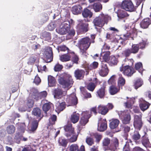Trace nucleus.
Here are the masks:
<instances>
[{
	"label": "nucleus",
	"mask_w": 151,
	"mask_h": 151,
	"mask_svg": "<svg viewBox=\"0 0 151 151\" xmlns=\"http://www.w3.org/2000/svg\"><path fill=\"white\" fill-rule=\"evenodd\" d=\"M110 19L111 17L108 15H104L102 13H101L93 20V23L95 28L97 29L96 26L102 27L105 23L107 24V21Z\"/></svg>",
	"instance_id": "nucleus-1"
},
{
	"label": "nucleus",
	"mask_w": 151,
	"mask_h": 151,
	"mask_svg": "<svg viewBox=\"0 0 151 151\" xmlns=\"http://www.w3.org/2000/svg\"><path fill=\"white\" fill-rule=\"evenodd\" d=\"M78 135L74 131L71 124L67 125V137L70 142H75L77 138Z\"/></svg>",
	"instance_id": "nucleus-2"
},
{
	"label": "nucleus",
	"mask_w": 151,
	"mask_h": 151,
	"mask_svg": "<svg viewBox=\"0 0 151 151\" xmlns=\"http://www.w3.org/2000/svg\"><path fill=\"white\" fill-rule=\"evenodd\" d=\"M79 48L81 52L83 53L89 47L91 43L89 42V39L86 37L82 39L79 41Z\"/></svg>",
	"instance_id": "nucleus-3"
},
{
	"label": "nucleus",
	"mask_w": 151,
	"mask_h": 151,
	"mask_svg": "<svg viewBox=\"0 0 151 151\" xmlns=\"http://www.w3.org/2000/svg\"><path fill=\"white\" fill-rule=\"evenodd\" d=\"M118 114L123 123L127 124L129 123L131 120V116L129 111H119Z\"/></svg>",
	"instance_id": "nucleus-4"
},
{
	"label": "nucleus",
	"mask_w": 151,
	"mask_h": 151,
	"mask_svg": "<svg viewBox=\"0 0 151 151\" xmlns=\"http://www.w3.org/2000/svg\"><path fill=\"white\" fill-rule=\"evenodd\" d=\"M73 22L71 19L67 21V40L71 39L75 35V31L71 27Z\"/></svg>",
	"instance_id": "nucleus-5"
},
{
	"label": "nucleus",
	"mask_w": 151,
	"mask_h": 151,
	"mask_svg": "<svg viewBox=\"0 0 151 151\" xmlns=\"http://www.w3.org/2000/svg\"><path fill=\"white\" fill-rule=\"evenodd\" d=\"M121 7L126 11L133 12L135 10V8L132 1L130 0H124L122 2Z\"/></svg>",
	"instance_id": "nucleus-6"
},
{
	"label": "nucleus",
	"mask_w": 151,
	"mask_h": 151,
	"mask_svg": "<svg viewBox=\"0 0 151 151\" xmlns=\"http://www.w3.org/2000/svg\"><path fill=\"white\" fill-rule=\"evenodd\" d=\"M120 70L124 75L128 76H131L135 72L134 69L129 65L123 66L122 65L120 68Z\"/></svg>",
	"instance_id": "nucleus-7"
},
{
	"label": "nucleus",
	"mask_w": 151,
	"mask_h": 151,
	"mask_svg": "<svg viewBox=\"0 0 151 151\" xmlns=\"http://www.w3.org/2000/svg\"><path fill=\"white\" fill-rule=\"evenodd\" d=\"M45 57L47 62L49 63L53 60V53L52 48L50 47H47L45 49L44 51Z\"/></svg>",
	"instance_id": "nucleus-8"
},
{
	"label": "nucleus",
	"mask_w": 151,
	"mask_h": 151,
	"mask_svg": "<svg viewBox=\"0 0 151 151\" xmlns=\"http://www.w3.org/2000/svg\"><path fill=\"white\" fill-rule=\"evenodd\" d=\"M91 112L86 111L82 113V116L79 121L81 125L84 126L87 123L88 119L91 117Z\"/></svg>",
	"instance_id": "nucleus-9"
},
{
	"label": "nucleus",
	"mask_w": 151,
	"mask_h": 151,
	"mask_svg": "<svg viewBox=\"0 0 151 151\" xmlns=\"http://www.w3.org/2000/svg\"><path fill=\"white\" fill-rule=\"evenodd\" d=\"M58 81L59 84L64 88H66V73L64 72L62 73H58Z\"/></svg>",
	"instance_id": "nucleus-10"
},
{
	"label": "nucleus",
	"mask_w": 151,
	"mask_h": 151,
	"mask_svg": "<svg viewBox=\"0 0 151 151\" xmlns=\"http://www.w3.org/2000/svg\"><path fill=\"white\" fill-rule=\"evenodd\" d=\"M142 125V123L141 120V116L135 115L134 122V126L135 128L139 130Z\"/></svg>",
	"instance_id": "nucleus-11"
},
{
	"label": "nucleus",
	"mask_w": 151,
	"mask_h": 151,
	"mask_svg": "<svg viewBox=\"0 0 151 151\" xmlns=\"http://www.w3.org/2000/svg\"><path fill=\"white\" fill-rule=\"evenodd\" d=\"M79 23L78 24L77 29L78 32H85L88 30V24L87 23H84L82 21H80Z\"/></svg>",
	"instance_id": "nucleus-12"
},
{
	"label": "nucleus",
	"mask_w": 151,
	"mask_h": 151,
	"mask_svg": "<svg viewBox=\"0 0 151 151\" xmlns=\"http://www.w3.org/2000/svg\"><path fill=\"white\" fill-rule=\"evenodd\" d=\"M68 106H73L76 105L78 103V100L74 93L68 95L67 96Z\"/></svg>",
	"instance_id": "nucleus-13"
},
{
	"label": "nucleus",
	"mask_w": 151,
	"mask_h": 151,
	"mask_svg": "<svg viewBox=\"0 0 151 151\" xmlns=\"http://www.w3.org/2000/svg\"><path fill=\"white\" fill-rule=\"evenodd\" d=\"M67 51L68 52L67 54V61L69 60L71 56H72L73 62L74 63L77 64L79 60L78 56L75 55L74 52L70 50L67 47Z\"/></svg>",
	"instance_id": "nucleus-14"
},
{
	"label": "nucleus",
	"mask_w": 151,
	"mask_h": 151,
	"mask_svg": "<svg viewBox=\"0 0 151 151\" xmlns=\"http://www.w3.org/2000/svg\"><path fill=\"white\" fill-rule=\"evenodd\" d=\"M107 128L106 122L105 119H101L99 121L98 130L100 132L106 130Z\"/></svg>",
	"instance_id": "nucleus-15"
},
{
	"label": "nucleus",
	"mask_w": 151,
	"mask_h": 151,
	"mask_svg": "<svg viewBox=\"0 0 151 151\" xmlns=\"http://www.w3.org/2000/svg\"><path fill=\"white\" fill-rule=\"evenodd\" d=\"M139 101L140 108L143 111L147 109L150 106V104L149 103L144 100L142 98L139 99Z\"/></svg>",
	"instance_id": "nucleus-16"
},
{
	"label": "nucleus",
	"mask_w": 151,
	"mask_h": 151,
	"mask_svg": "<svg viewBox=\"0 0 151 151\" xmlns=\"http://www.w3.org/2000/svg\"><path fill=\"white\" fill-rule=\"evenodd\" d=\"M100 75L102 76H104L107 75L108 73V70L106 64H102L101 67L99 71Z\"/></svg>",
	"instance_id": "nucleus-17"
},
{
	"label": "nucleus",
	"mask_w": 151,
	"mask_h": 151,
	"mask_svg": "<svg viewBox=\"0 0 151 151\" xmlns=\"http://www.w3.org/2000/svg\"><path fill=\"white\" fill-rule=\"evenodd\" d=\"M41 118H40L38 120H37L35 119H33L31 122V126L30 127V131L32 132H34L37 129L39 121L41 119Z\"/></svg>",
	"instance_id": "nucleus-18"
},
{
	"label": "nucleus",
	"mask_w": 151,
	"mask_h": 151,
	"mask_svg": "<svg viewBox=\"0 0 151 151\" xmlns=\"http://www.w3.org/2000/svg\"><path fill=\"white\" fill-rule=\"evenodd\" d=\"M63 92V91L60 89L57 88L54 89L53 93L54 98L58 99L60 98L62 96Z\"/></svg>",
	"instance_id": "nucleus-19"
},
{
	"label": "nucleus",
	"mask_w": 151,
	"mask_h": 151,
	"mask_svg": "<svg viewBox=\"0 0 151 151\" xmlns=\"http://www.w3.org/2000/svg\"><path fill=\"white\" fill-rule=\"evenodd\" d=\"M106 45H104L103 47V49H102L101 53H104V55L103 56V60L106 62H108L110 61V57H109L110 55V52L109 51H106L104 52L103 51L104 49L106 47Z\"/></svg>",
	"instance_id": "nucleus-20"
},
{
	"label": "nucleus",
	"mask_w": 151,
	"mask_h": 151,
	"mask_svg": "<svg viewBox=\"0 0 151 151\" xmlns=\"http://www.w3.org/2000/svg\"><path fill=\"white\" fill-rule=\"evenodd\" d=\"M109 127L111 129L116 128L118 126L119 121L117 119H112L109 120Z\"/></svg>",
	"instance_id": "nucleus-21"
},
{
	"label": "nucleus",
	"mask_w": 151,
	"mask_h": 151,
	"mask_svg": "<svg viewBox=\"0 0 151 151\" xmlns=\"http://www.w3.org/2000/svg\"><path fill=\"white\" fill-rule=\"evenodd\" d=\"M98 109L99 112L102 115H105L108 111L107 108L103 105H99Z\"/></svg>",
	"instance_id": "nucleus-22"
},
{
	"label": "nucleus",
	"mask_w": 151,
	"mask_h": 151,
	"mask_svg": "<svg viewBox=\"0 0 151 151\" xmlns=\"http://www.w3.org/2000/svg\"><path fill=\"white\" fill-rule=\"evenodd\" d=\"M80 115L78 113H73L70 116V120L73 124L77 123L79 119Z\"/></svg>",
	"instance_id": "nucleus-23"
},
{
	"label": "nucleus",
	"mask_w": 151,
	"mask_h": 151,
	"mask_svg": "<svg viewBox=\"0 0 151 151\" xmlns=\"http://www.w3.org/2000/svg\"><path fill=\"white\" fill-rule=\"evenodd\" d=\"M150 24V20L147 18L143 19L141 22L140 25L141 27L143 29H145L148 27Z\"/></svg>",
	"instance_id": "nucleus-24"
},
{
	"label": "nucleus",
	"mask_w": 151,
	"mask_h": 151,
	"mask_svg": "<svg viewBox=\"0 0 151 151\" xmlns=\"http://www.w3.org/2000/svg\"><path fill=\"white\" fill-rule=\"evenodd\" d=\"M41 37L45 40L49 41L51 40V35L50 33L46 31H44L41 33Z\"/></svg>",
	"instance_id": "nucleus-25"
},
{
	"label": "nucleus",
	"mask_w": 151,
	"mask_h": 151,
	"mask_svg": "<svg viewBox=\"0 0 151 151\" xmlns=\"http://www.w3.org/2000/svg\"><path fill=\"white\" fill-rule=\"evenodd\" d=\"M41 110L38 107L34 108L32 112V114L37 118L41 117Z\"/></svg>",
	"instance_id": "nucleus-26"
},
{
	"label": "nucleus",
	"mask_w": 151,
	"mask_h": 151,
	"mask_svg": "<svg viewBox=\"0 0 151 151\" xmlns=\"http://www.w3.org/2000/svg\"><path fill=\"white\" fill-rule=\"evenodd\" d=\"M82 9V7L80 5H76L73 7L72 11L73 14H77L81 13Z\"/></svg>",
	"instance_id": "nucleus-27"
},
{
	"label": "nucleus",
	"mask_w": 151,
	"mask_h": 151,
	"mask_svg": "<svg viewBox=\"0 0 151 151\" xmlns=\"http://www.w3.org/2000/svg\"><path fill=\"white\" fill-rule=\"evenodd\" d=\"M84 73L83 70H77L75 73V76L78 79H81L83 77Z\"/></svg>",
	"instance_id": "nucleus-28"
},
{
	"label": "nucleus",
	"mask_w": 151,
	"mask_h": 151,
	"mask_svg": "<svg viewBox=\"0 0 151 151\" xmlns=\"http://www.w3.org/2000/svg\"><path fill=\"white\" fill-rule=\"evenodd\" d=\"M127 101L124 103V106L128 108H130L131 107L132 104L133 103L134 99V98L126 97Z\"/></svg>",
	"instance_id": "nucleus-29"
},
{
	"label": "nucleus",
	"mask_w": 151,
	"mask_h": 151,
	"mask_svg": "<svg viewBox=\"0 0 151 151\" xmlns=\"http://www.w3.org/2000/svg\"><path fill=\"white\" fill-rule=\"evenodd\" d=\"M140 137L141 136L138 132H135L134 134L132 136V139L136 144H138Z\"/></svg>",
	"instance_id": "nucleus-30"
},
{
	"label": "nucleus",
	"mask_w": 151,
	"mask_h": 151,
	"mask_svg": "<svg viewBox=\"0 0 151 151\" xmlns=\"http://www.w3.org/2000/svg\"><path fill=\"white\" fill-rule=\"evenodd\" d=\"M15 126L12 125H9L6 128V131L7 133L10 134H14L15 132Z\"/></svg>",
	"instance_id": "nucleus-31"
},
{
	"label": "nucleus",
	"mask_w": 151,
	"mask_h": 151,
	"mask_svg": "<svg viewBox=\"0 0 151 151\" xmlns=\"http://www.w3.org/2000/svg\"><path fill=\"white\" fill-rule=\"evenodd\" d=\"M48 84L50 87L53 86L55 85V79L51 76H49L48 77Z\"/></svg>",
	"instance_id": "nucleus-32"
},
{
	"label": "nucleus",
	"mask_w": 151,
	"mask_h": 151,
	"mask_svg": "<svg viewBox=\"0 0 151 151\" xmlns=\"http://www.w3.org/2000/svg\"><path fill=\"white\" fill-rule=\"evenodd\" d=\"M82 15L83 17L91 18L92 15V13L88 9H85L82 12Z\"/></svg>",
	"instance_id": "nucleus-33"
},
{
	"label": "nucleus",
	"mask_w": 151,
	"mask_h": 151,
	"mask_svg": "<svg viewBox=\"0 0 151 151\" xmlns=\"http://www.w3.org/2000/svg\"><path fill=\"white\" fill-rule=\"evenodd\" d=\"M73 81L71 76L67 74V88H70L72 86Z\"/></svg>",
	"instance_id": "nucleus-34"
},
{
	"label": "nucleus",
	"mask_w": 151,
	"mask_h": 151,
	"mask_svg": "<svg viewBox=\"0 0 151 151\" xmlns=\"http://www.w3.org/2000/svg\"><path fill=\"white\" fill-rule=\"evenodd\" d=\"M117 15L118 17L120 19L124 18L128 16V15L125 11L122 10L118 11Z\"/></svg>",
	"instance_id": "nucleus-35"
},
{
	"label": "nucleus",
	"mask_w": 151,
	"mask_h": 151,
	"mask_svg": "<svg viewBox=\"0 0 151 151\" xmlns=\"http://www.w3.org/2000/svg\"><path fill=\"white\" fill-rule=\"evenodd\" d=\"M52 104L50 102L47 103H45L44 104L42 107L43 111L45 113H47V112L50 109L51 105Z\"/></svg>",
	"instance_id": "nucleus-36"
},
{
	"label": "nucleus",
	"mask_w": 151,
	"mask_h": 151,
	"mask_svg": "<svg viewBox=\"0 0 151 151\" xmlns=\"http://www.w3.org/2000/svg\"><path fill=\"white\" fill-rule=\"evenodd\" d=\"M136 35V33H132V34L127 33L123 35V38L124 40H133L134 39L133 37L135 36Z\"/></svg>",
	"instance_id": "nucleus-37"
},
{
	"label": "nucleus",
	"mask_w": 151,
	"mask_h": 151,
	"mask_svg": "<svg viewBox=\"0 0 151 151\" xmlns=\"http://www.w3.org/2000/svg\"><path fill=\"white\" fill-rule=\"evenodd\" d=\"M143 82L141 79L139 78L137 79L134 83V87L137 89L139 87H141L143 84Z\"/></svg>",
	"instance_id": "nucleus-38"
},
{
	"label": "nucleus",
	"mask_w": 151,
	"mask_h": 151,
	"mask_svg": "<svg viewBox=\"0 0 151 151\" xmlns=\"http://www.w3.org/2000/svg\"><path fill=\"white\" fill-rule=\"evenodd\" d=\"M135 68L141 74L144 70V69L142 68V64L141 62H138L136 63L135 64Z\"/></svg>",
	"instance_id": "nucleus-39"
},
{
	"label": "nucleus",
	"mask_w": 151,
	"mask_h": 151,
	"mask_svg": "<svg viewBox=\"0 0 151 151\" xmlns=\"http://www.w3.org/2000/svg\"><path fill=\"white\" fill-rule=\"evenodd\" d=\"M142 143L143 145L146 147L150 146L149 139L146 135L143 136Z\"/></svg>",
	"instance_id": "nucleus-40"
},
{
	"label": "nucleus",
	"mask_w": 151,
	"mask_h": 151,
	"mask_svg": "<svg viewBox=\"0 0 151 151\" xmlns=\"http://www.w3.org/2000/svg\"><path fill=\"white\" fill-rule=\"evenodd\" d=\"M125 80L124 78L121 75H119V78L118 79V84L119 86H122L125 83Z\"/></svg>",
	"instance_id": "nucleus-41"
},
{
	"label": "nucleus",
	"mask_w": 151,
	"mask_h": 151,
	"mask_svg": "<svg viewBox=\"0 0 151 151\" xmlns=\"http://www.w3.org/2000/svg\"><path fill=\"white\" fill-rule=\"evenodd\" d=\"M93 9L96 12H98L102 9V6L100 3H95L93 5Z\"/></svg>",
	"instance_id": "nucleus-42"
},
{
	"label": "nucleus",
	"mask_w": 151,
	"mask_h": 151,
	"mask_svg": "<svg viewBox=\"0 0 151 151\" xmlns=\"http://www.w3.org/2000/svg\"><path fill=\"white\" fill-rule=\"evenodd\" d=\"M119 89L114 86H112L110 87L109 91L111 95L115 94L119 91Z\"/></svg>",
	"instance_id": "nucleus-43"
},
{
	"label": "nucleus",
	"mask_w": 151,
	"mask_h": 151,
	"mask_svg": "<svg viewBox=\"0 0 151 151\" xmlns=\"http://www.w3.org/2000/svg\"><path fill=\"white\" fill-rule=\"evenodd\" d=\"M57 116L54 114L51 115L49 119V123L51 125L54 124L57 120Z\"/></svg>",
	"instance_id": "nucleus-44"
},
{
	"label": "nucleus",
	"mask_w": 151,
	"mask_h": 151,
	"mask_svg": "<svg viewBox=\"0 0 151 151\" xmlns=\"http://www.w3.org/2000/svg\"><path fill=\"white\" fill-rule=\"evenodd\" d=\"M105 88L104 86L97 91L98 94L100 98H102L104 96Z\"/></svg>",
	"instance_id": "nucleus-45"
},
{
	"label": "nucleus",
	"mask_w": 151,
	"mask_h": 151,
	"mask_svg": "<svg viewBox=\"0 0 151 151\" xmlns=\"http://www.w3.org/2000/svg\"><path fill=\"white\" fill-rule=\"evenodd\" d=\"M80 89L83 94L86 98H90L91 97V94L89 93L86 92L84 91V88L83 87H80Z\"/></svg>",
	"instance_id": "nucleus-46"
},
{
	"label": "nucleus",
	"mask_w": 151,
	"mask_h": 151,
	"mask_svg": "<svg viewBox=\"0 0 151 151\" xmlns=\"http://www.w3.org/2000/svg\"><path fill=\"white\" fill-rule=\"evenodd\" d=\"M139 50V48L137 45H133L132 46V48L131 50H128L127 51H129V53H135L137 52Z\"/></svg>",
	"instance_id": "nucleus-47"
},
{
	"label": "nucleus",
	"mask_w": 151,
	"mask_h": 151,
	"mask_svg": "<svg viewBox=\"0 0 151 151\" xmlns=\"http://www.w3.org/2000/svg\"><path fill=\"white\" fill-rule=\"evenodd\" d=\"M140 40L141 41L138 45V47L142 49L145 47L147 44V40H142L141 39Z\"/></svg>",
	"instance_id": "nucleus-48"
},
{
	"label": "nucleus",
	"mask_w": 151,
	"mask_h": 151,
	"mask_svg": "<svg viewBox=\"0 0 151 151\" xmlns=\"http://www.w3.org/2000/svg\"><path fill=\"white\" fill-rule=\"evenodd\" d=\"M70 151H78L79 149L78 145L76 144H73L70 145L69 147Z\"/></svg>",
	"instance_id": "nucleus-49"
},
{
	"label": "nucleus",
	"mask_w": 151,
	"mask_h": 151,
	"mask_svg": "<svg viewBox=\"0 0 151 151\" xmlns=\"http://www.w3.org/2000/svg\"><path fill=\"white\" fill-rule=\"evenodd\" d=\"M58 142L60 145L65 147L66 146V140L65 139L62 137L60 138Z\"/></svg>",
	"instance_id": "nucleus-50"
},
{
	"label": "nucleus",
	"mask_w": 151,
	"mask_h": 151,
	"mask_svg": "<svg viewBox=\"0 0 151 151\" xmlns=\"http://www.w3.org/2000/svg\"><path fill=\"white\" fill-rule=\"evenodd\" d=\"M65 108V102H62L59 105L57 108V109L59 111H61L63 110Z\"/></svg>",
	"instance_id": "nucleus-51"
},
{
	"label": "nucleus",
	"mask_w": 151,
	"mask_h": 151,
	"mask_svg": "<svg viewBox=\"0 0 151 151\" xmlns=\"http://www.w3.org/2000/svg\"><path fill=\"white\" fill-rule=\"evenodd\" d=\"M96 87L95 84L93 83H89L87 86V88L90 91H93Z\"/></svg>",
	"instance_id": "nucleus-52"
},
{
	"label": "nucleus",
	"mask_w": 151,
	"mask_h": 151,
	"mask_svg": "<svg viewBox=\"0 0 151 151\" xmlns=\"http://www.w3.org/2000/svg\"><path fill=\"white\" fill-rule=\"evenodd\" d=\"M34 102L31 99L28 98L26 103L27 106L28 108H31L33 107Z\"/></svg>",
	"instance_id": "nucleus-53"
},
{
	"label": "nucleus",
	"mask_w": 151,
	"mask_h": 151,
	"mask_svg": "<svg viewBox=\"0 0 151 151\" xmlns=\"http://www.w3.org/2000/svg\"><path fill=\"white\" fill-rule=\"evenodd\" d=\"M86 143L89 146H91L94 142L93 139L90 137H88L86 138Z\"/></svg>",
	"instance_id": "nucleus-54"
},
{
	"label": "nucleus",
	"mask_w": 151,
	"mask_h": 151,
	"mask_svg": "<svg viewBox=\"0 0 151 151\" xmlns=\"http://www.w3.org/2000/svg\"><path fill=\"white\" fill-rule=\"evenodd\" d=\"M63 67L62 65L58 63L54 66V70L56 72L59 71L63 69Z\"/></svg>",
	"instance_id": "nucleus-55"
},
{
	"label": "nucleus",
	"mask_w": 151,
	"mask_h": 151,
	"mask_svg": "<svg viewBox=\"0 0 151 151\" xmlns=\"http://www.w3.org/2000/svg\"><path fill=\"white\" fill-rule=\"evenodd\" d=\"M25 125L24 124H22L20 125L18 128L19 132L21 133H23L24 132L25 129Z\"/></svg>",
	"instance_id": "nucleus-56"
},
{
	"label": "nucleus",
	"mask_w": 151,
	"mask_h": 151,
	"mask_svg": "<svg viewBox=\"0 0 151 151\" xmlns=\"http://www.w3.org/2000/svg\"><path fill=\"white\" fill-rule=\"evenodd\" d=\"M56 27L55 23V22H52L50 23L48 26V28L50 31H52Z\"/></svg>",
	"instance_id": "nucleus-57"
},
{
	"label": "nucleus",
	"mask_w": 151,
	"mask_h": 151,
	"mask_svg": "<svg viewBox=\"0 0 151 151\" xmlns=\"http://www.w3.org/2000/svg\"><path fill=\"white\" fill-rule=\"evenodd\" d=\"M109 62L114 65H116L117 63V59L114 56L112 55L110 57Z\"/></svg>",
	"instance_id": "nucleus-58"
},
{
	"label": "nucleus",
	"mask_w": 151,
	"mask_h": 151,
	"mask_svg": "<svg viewBox=\"0 0 151 151\" xmlns=\"http://www.w3.org/2000/svg\"><path fill=\"white\" fill-rule=\"evenodd\" d=\"M59 33L62 35L65 34H66V27L65 25L62 26L59 29Z\"/></svg>",
	"instance_id": "nucleus-59"
},
{
	"label": "nucleus",
	"mask_w": 151,
	"mask_h": 151,
	"mask_svg": "<svg viewBox=\"0 0 151 151\" xmlns=\"http://www.w3.org/2000/svg\"><path fill=\"white\" fill-rule=\"evenodd\" d=\"M114 144H115V146L113 147V148H111V147H110L109 148V150L113 151L116 148V147L118 145V142L117 139L115 138L114 139Z\"/></svg>",
	"instance_id": "nucleus-60"
},
{
	"label": "nucleus",
	"mask_w": 151,
	"mask_h": 151,
	"mask_svg": "<svg viewBox=\"0 0 151 151\" xmlns=\"http://www.w3.org/2000/svg\"><path fill=\"white\" fill-rule=\"evenodd\" d=\"M36 149H34L29 146H28L26 147H24L23 148L22 151H36Z\"/></svg>",
	"instance_id": "nucleus-61"
},
{
	"label": "nucleus",
	"mask_w": 151,
	"mask_h": 151,
	"mask_svg": "<svg viewBox=\"0 0 151 151\" xmlns=\"http://www.w3.org/2000/svg\"><path fill=\"white\" fill-rule=\"evenodd\" d=\"M39 96L40 99L45 98L47 96V93L46 91H45L40 93L39 92Z\"/></svg>",
	"instance_id": "nucleus-62"
},
{
	"label": "nucleus",
	"mask_w": 151,
	"mask_h": 151,
	"mask_svg": "<svg viewBox=\"0 0 151 151\" xmlns=\"http://www.w3.org/2000/svg\"><path fill=\"white\" fill-rule=\"evenodd\" d=\"M34 83L36 85H38L41 82V80L37 75L35 76L34 80Z\"/></svg>",
	"instance_id": "nucleus-63"
},
{
	"label": "nucleus",
	"mask_w": 151,
	"mask_h": 151,
	"mask_svg": "<svg viewBox=\"0 0 151 151\" xmlns=\"http://www.w3.org/2000/svg\"><path fill=\"white\" fill-rule=\"evenodd\" d=\"M93 135L96 139V142H98L100 141L102 138L101 135L97 133H94Z\"/></svg>",
	"instance_id": "nucleus-64"
}]
</instances>
